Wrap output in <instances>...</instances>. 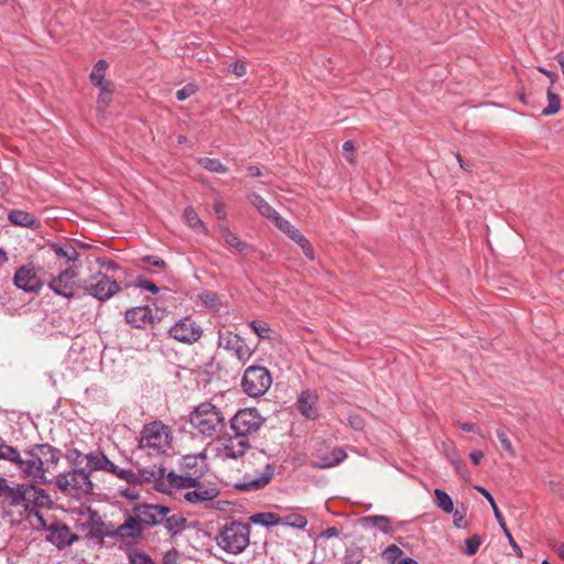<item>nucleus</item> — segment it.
Returning <instances> with one entry per match:
<instances>
[{
    "mask_svg": "<svg viewBox=\"0 0 564 564\" xmlns=\"http://www.w3.org/2000/svg\"><path fill=\"white\" fill-rule=\"evenodd\" d=\"M0 459L14 463L21 473L31 481L43 484L50 481L48 476L56 473L61 459L59 451L48 444L35 446L25 458L14 447L0 444Z\"/></svg>",
    "mask_w": 564,
    "mask_h": 564,
    "instance_id": "nucleus-1",
    "label": "nucleus"
},
{
    "mask_svg": "<svg viewBox=\"0 0 564 564\" xmlns=\"http://www.w3.org/2000/svg\"><path fill=\"white\" fill-rule=\"evenodd\" d=\"M216 544L229 554H240L250 543V525L240 521L223 524L215 536Z\"/></svg>",
    "mask_w": 564,
    "mask_h": 564,
    "instance_id": "nucleus-2",
    "label": "nucleus"
},
{
    "mask_svg": "<svg viewBox=\"0 0 564 564\" xmlns=\"http://www.w3.org/2000/svg\"><path fill=\"white\" fill-rule=\"evenodd\" d=\"M171 442V427L161 421H153L143 426L139 440V447L141 449H148L150 454H161L170 448Z\"/></svg>",
    "mask_w": 564,
    "mask_h": 564,
    "instance_id": "nucleus-3",
    "label": "nucleus"
},
{
    "mask_svg": "<svg viewBox=\"0 0 564 564\" xmlns=\"http://www.w3.org/2000/svg\"><path fill=\"white\" fill-rule=\"evenodd\" d=\"M189 422L200 434L212 436L223 426L224 415L213 403L203 402L192 411Z\"/></svg>",
    "mask_w": 564,
    "mask_h": 564,
    "instance_id": "nucleus-4",
    "label": "nucleus"
},
{
    "mask_svg": "<svg viewBox=\"0 0 564 564\" xmlns=\"http://www.w3.org/2000/svg\"><path fill=\"white\" fill-rule=\"evenodd\" d=\"M57 488L64 494L80 499L93 489V484L87 473L83 469H74L59 475L56 480Z\"/></svg>",
    "mask_w": 564,
    "mask_h": 564,
    "instance_id": "nucleus-5",
    "label": "nucleus"
},
{
    "mask_svg": "<svg viewBox=\"0 0 564 564\" xmlns=\"http://www.w3.org/2000/svg\"><path fill=\"white\" fill-rule=\"evenodd\" d=\"M272 384L269 370L261 366H250L246 369L241 380V387L249 397L263 395Z\"/></svg>",
    "mask_w": 564,
    "mask_h": 564,
    "instance_id": "nucleus-6",
    "label": "nucleus"
},
{
    "mask_svg": "<svg viewBox=\"0 0 564 564\" xmlns=\"http://www.w3.org/2000/svg\"><path fill=\"white\" fill-rule=\"evenodd\" d=\"M264 419L254 408L239 410L230 420V427L237 435L248 438L263 425Z\"/></svg>",
    "mask_w": 564,
    "mask_h": 564,
    "instance_id": "nucleus-7",
    "label": "nucleus"
},
{
    "mask_svg": "<svg viewBox=\"0 0 564 564\" xmlns=\"http://www.w3.org/2000/svg\"><path fill=\"white\" fill-rule=\"evenodd\" d=\"M84 290L99 301H107L120 291V285L116 280L98 272L84 281Z\"/></svg>",
    "mask_w": 564,
    "mask_h": 564,
    "instance_id": "nucleus-8",
    "label": "nucleus"
},
{
    "mask_svg": "<svg viewBox=\"0 0 564 564\" xmlns=\"http://www.w3.org/2000/svg\"><path fill=\"white\" fill-rule=\"evenodd\" d=\"M48 288L57 295L72 299L78 288V273L74 269L67 268L51 279Z\"/></svg>",
    "mask_w": 564,
    "mask_h": 564,
    "instance_id": "nucleus-9",
    "label": "nucleus"
},
{
    "mask_svg": "<svg viewBox=\"0 0 564 564\" xmlns=\"http://www.w3.org/2000/svg\"><path fill=\"white\" fill-rule=\"evenodd\" d=\"M171 509L163 505L143 503L132 508V513L137 514L142 527H155L163 522L170 514Z\"/></svg>",
    "mask_w": 564,
    "mask_h": 564,
    "instance_id": "nucleus-10",
    "label": "nucleus"
},
{
    "mask_svg": "<svg viewBox=\"0 0 564 564\" xmlns=\"http://www.w3.org/2000/svg\"><path fill=\"white\" fill-rule=\"evenodd\" d=\"M250 447L247 437L237 435L224 437L218 447V456L223 459H238L242 457Z\"/></svg>",
    "mask_w": 564,
    "mask_h": 564,
    "instance_id": "nucleus-11",
    "label": "nucleus"
},
{
    "mask_svg": "<svg viewBox=\"0 0 564 564\" xmlns=\"http://www.w3.org/2000/svg\"><path fill=\"white\" fill-rule=\"evenodd\" d=\"M170 335L186 344L197 341L202 336V329L191 318H182L170 328Z\"/></svg>",
    "mask_w": 564,
    "mask_h": 564,
    "instance_id": "nucleus-12",
    "label": "nucleus"
},
{
    "mask_svg": "<svg viewBox=\"0 0 564 564\" xmlns=\"http://www.w3.org/2000/svg\"><path fill=\"white\" fill-rule=\"evenodd\" d=\"M219 492L215 485L197 481L183 497L192 505H206L217 498Z\"/></svg>",
    "mask_w": 564,
    "mask_h": 564,
    "instance_id": "nucleus-13",
    "label": "nucleus"
},
{
    "mask_svg": "<svg viewBox=\"0 0 564 564\" xmlns=\"http://www.w3.org/2000/svg\"><path fill=\"white\" fill-rule=\"evenodd\" d=\"M77 527L82 528L85 532V536L89 539L101 538L102 536V521L100 516L93 511L90 508H87L85 511L79 513V517L76 521Z\"/></svg>",
    "mask_w": 564,
    "mask_h": 564,
    "instance_id": "nucleus-14",
    "label": "nucleus"
},
{
    "mask_svg": "<svg viewBox=\"0 0 564 564\" xmlns=\"http://www.w3.org/2000/svg\"><path fill=\"white\" fill-rule=\"evenodd\" d=\"M14 284L26 292H37L41 290L43 282L34 267L22 265L19 268L13 278Z\"/></svg>",
    "mask_w": 564,
    "mask_h": 564,
    "instance_id": "nucleus-15",
    "label": "nucleus"
},
{
    "mask_svg": "<svg viewBox=\"0 0 564 564\" xmlns=\"http://www.w3.org/2000/svg\"><path fill=\"white\" fill-rule=\"evenodd\" d=\"M47 540L58 549L72 545L79 536L70 531L64 523H53L48 528Z\"/></svg>",
    "mask_w": 564,
    "mask_h": 564,
    "instance_id": "nucleus-16",
    "label": "nucleus"
},
{
    "mask_svg": "<svg viewBox=\"0 0 564 564\" xmlns=\"http://www.w3.org/2000/svg\"><path fill=\"white\" fill-rule=\"evenodd\" d=\"M274 469L273 467L264 463L262 467V471L259 476H251L247 474L246 480L242 482H237L235 488L243 491L259 490L265 487L270 480L272 479Z\"/></svg>",
    "mask_w": 564,
    "mask_h": 564,
    "instance_id": "nucleus-17",
    "label": "nucleus"
},
{
    "mask_svg": "<svg viewBox=\"0 0 564 564\" xmlns=\"http://www.w3.org/2000/svg\"><path fill=\"white\" fill-rule=\"evenodd\" d=\"M475 489L480 492L487 500L488 502L490 503L491 506V509L495 513V518L497 519L499 525L501 527V529L503 530V533L506 534L508 541H509V544L511 545V547L513 549V551L516 552V554L518 556H522V551L520 549V546L518 545V543L514 541L512 534L510 533V531L508 530L507 525H506V521H505V518L502 517L500 510L498 509L497 505H496V501L494 499V497L491 496V494L480 487V486H475Z\"/></svg>",
    "mask_w": 564,
    "mask_h": 564,
    "instance_id": "nucleus-18",
    "label": "nucleus"
},
{
    "mask_svg": "<svg viewBox=\"0 0 564 564\" xmlns=\"http://www.w3.org/2000/svg\"><path fill=\"white\" fill-rule=\"evenodd\" d=\"M318 397L315 391H302L297 398V409L300 413L310 420L318 417Z\"/></svg>",
    "mask_w": 564,
    "mask_h": 564,
    "instance_id": "nucleus-19",
    "label": "nucleus"
},
{
    "mask_svg": "<svg viewBox=\"0 0 564 564\" xmlns=\"http://www.w3.org/2000/svg\"><path fill=\"white\" fill-rule=\"evenodd\" d=\"M126 322L135 328H145L153 324L154 316L149 306H135L126 312Z\"/></svg>",
    "mask_w": 564,
    "mask_h": 564,
    "instance_id": "nucleus-20",
    "label": "nucleus"
},
{
    "mask_svg": "<svg viewBox=\"0 0 564 564\" xmlns=\"http://www.w3.org/2000/svg\"><path fill=\"white\" fill-rule=\"evenodd\" d=\"M143 534V527L137 517L132 513L128 516L122 524H120L113 532L115 536L122 539H139Z\"/></svg>",
    "mask_w": 564,
    "mask_h": 564,
    "instance_id": "nucleus-21",
    "label": "nucleus"
},
{
    "mask_svg": "<svg viewBox=\"0 0 564 564\" xmlns=\"http://www.w3.org/2000/svg\"><path fill=\"white\" fill-rule=\"evenodd\" d=\"M51 250L58 259H65V261L68 262H75L78 260L79 253L76 250V248L70 243H53L51 246Z\"/></svg>",
    "mask_w": 564,
    "mask_h": 564,
    "instance_id": "nucleus-22",
    "label": "nucleus"
},
{
    "mask_svg": "<svg viewBox=\"0 0 564 564\" xmlns=\"http://www.w3.org/2000/svg\"><path fill=\"white\" fill-rule=\"evenodd\" d=\"M219 234L226 246L235 249L238 252H243L247 249V243L242 241L236 234L225 226L219 227Z\"/></svg>",
    "mask_w": 564,
    "mask_h": 564,
    "instance_id": "nucleus-23",
    "label": "nucleus"
},
{
    "mask_svg": "<svg viewBox=\"0 0 564 564\" xmlns=\"http://www.w3.org/2000/svg\"><path fill=\"white\" fill-rule=\"evenodd\" d=\"M98 87L100 93L97 99V111L98 113L104 115L112 100L113 84L111 82H107L105 85H100Z\"/></svg>",
    "mask_w": 564,
    "mask_h": 564,
    "instance_id": "nucleus-24",
    "label": "nucleus"
},
{
    "mask_svg": "<svg viewBox=\"0 0 564 564\" xmlns=\"http://www.w3.org/2000/svg\"><path fill=\"white\" fill-rule=\"evenodd\" d=\"M9 220L13 225L29 227V228L35 227L37 224L36 218L32 214L23 212V210H12L9 214Z\"/></svg>",
    "mask_w": 564,
    "mask_h": 564,
    "instance_id": "nucleus-25",
    "label": "nucleus"
},
{
    "mask_svg": "<svg viewBox=\"0 0 564 564\" xmlns=\"http://www.w3.org/2000/svg\"><path fill=\"white\" fill-rule=\"evenodd\" d=\"M346 457V452L340 447H336L330 451L329 456L323 457L316 466L319 468H330L340 464Z\"/></svg>",
    "mask_w": 564,
    "mask_h": 564,
    "instance_id": "nucleus-26",
    "label": "nucleus"
},
{
    "mask_svg": "<svg viewBox=\"0 0 564 564\" xmlns=\"http://www.w3.org/2000/svg\"><path fill=\"white\" fill-rule=\"evenodd\" d=\"M250 521L264 527L281 525V517L274 512H260L252 514Z\"/></svg>",
    "mask_w": 564,
    "mask_h": 564,
    "instance_id": "nucleus-27",
    "label": "nucleus"
},
{
    "mask_svg": "<svg viewBox=\"0 0 564 564\" xmlns=\"http://www.w3.org/2000/svg\"><path fill=\"white\" fill-rule=\"evenodd\" d=\"M88 463L95 469L116 473V465L110 462L104 454H90L88 456Z\"/></svg>",
    "mask_w": 564,
    "mask_h": 564,
    "instance_id": "nucleus-28",
    "label": "nucleus"
},
{
    "mask_svg": "<svg viewBox=\"0 0 564 564\" xmlns=\"http://www.w3.org/2000/svg\"><path fill=\"white\" fill-rule=\"evenodd\" d=\"M252 204L262 216L267 217L271 221H273L275 217L279 215V213L275 212L274 208L271 207V205L259 195L253 196Z\"/></svg>",
    "mask_w": 564,
    "mask_h": 564,
    "instance_id": "nucleus-29",
    "label": "nucleus"
},
{
    "mask_svg": "<svg viewBox=\"0 0 564 564\" xmlns=\"http://www.w3.org/2000/svg\"><path fill=\"white\" fill-rule=\"evenodd\" d=\"M197 163L205 170L218 173V174H226L228 172V167L225 166L219 160L212 159V158H199L197 160Z\"/></svg>",
    "mask_w": 564,
    "mask_h": 564,
    "instance_id": "nucleus-30",
    "label": "nucleus"
},
{
    "mask_svg": "<svg viewBox=\"0 0 564 564\" xmlns=\"http://www.w3.org/2000/svg\"><path fill=\"white\" fill-rule=\"evenodd\" d=\"M169 482L177 488L189 490L198 480L194 477L178 476L175 473L167 475Z\"/></svg>",
    "mask_w": 564,
    "mask_h": 564,
    "instance_id": "nucleus-31",
    "label": "nucleus"
},
{
    "mask_svg": "<svg viewBox=\"0 0 564 564\" xmlns=\"http://www.w3.org/2000/svg\"><path fill=\"white\" fill-rule=\"evenodd\" d=\"M108 68V63L105 59H99L90 74V80L95 86L105 85L107 82H105V73Z\"/></svg>",
    "mask_w": 564,
    "mask_h": 564,
    "instance_id": "nucleus-32",
    "label": "nucleus"
},
{
    "mask_svg": "<svg viewBox=\"0 0 564 564\" xmlns=\"http://www.w3.org/2000/svg\"><path fill=\"white\" fill-rule=\"evenodd\" d=\"M184 218L189 227H192L194 230L207 232V228L205 224L200 220L197 213L192 208L187 207L184 210Z\"/></svg>",
    "mask_w": 564,
    "mask_h": 564,
    "instance_id": "nucleus-33",
    "label": "nucleus"
},
{
    "mask_svg": "<svg viewBox=\"0 0 564 564\" xmlns=\"http://www.w3.org/2000/svg\"><path fill=\"white\" fill-rule=\"evenodd\" d=\"M546 97H547V101H549V105L547 107H545L543 110H542V115L543 116H551V115H555L560 111L561 109V98L557 94H555L551 87H549L547 91H546Z\"/></svg>",
    "mask_w": 564,
    "mask_h": 564,
    "instance_id": "nucleus-34",
    "label": "nucleus"
},
{
    "mask_svg": "<svg viewBox=\"0 0 564 564\" xmlns=\"http://www.w3.org/2000/svg\"><path fill=\"white\" fill-rule=\"evenodd\" d=\"M434 496H435V503L440 509H442L446 513L453 512V509H454L453 500L445 491H443L441 489H435Z\"/></svg>",
    "mask_w": 564,
    "mask_h": 564,
    "instance_id": "nucleus-35",
    "label": "nucleus"
},
{
    "mask_svg": "<svg viewBox=\"0 0 564 564\" xmlns=\"http://www.w3.org/2000/svg\"><path fill=\"white\" fill-rule=\"evenodd\" d=\"M307 524V519L300 513H290L281 517V525H288L295 529H303Z\"/></svg>",
    "mask_w": 564,
    "mask_h": 564,
    "instance_id": "nucleus-36",
    "label": "nucleus"
},
{
    "mask_svg": "<svg viewBox=\"0 0 564 564\" xmlns=\"http://www.w3.org/2000/svg\"><path fill=\"white\" fill-rule=\"evenodd\" d=\"M231 340L234 341V344H236V347L234 349L235 356L240 361H247L252 355L250 348L243 343V340L240 337H231Z\"/></svg>",
    "mask_w": 564,
    "mask_h": 564,
    "instance_id": "nucleus-37",
    "label": "nucleus"
},
{
    "mask_svg": "<svg viewBox=\"0 0 564 564\" xmlns=\"http://www.w3.org/2000/svg\"><path fill=\"white\" fill-rule=\"evenodd\" d=\"M163 521H164L165 528L169 531H177V530H181L184 528L186 519L180 513H174L171 516L167 514Z\"/></svg>",
    "mask_w": 564,
    "mask_h": 564,
    "instance_id": "nucleus-38",
    "label": "nucleus"
},
{
    "mask_svg": "<svg viewBox=\"0 0 564 564\" xmlns=\"http://www.w3.org/2000/svg\"><path fill=\"white\" fill-rule=\"evenodd\" d=\"M250 327L260 338L271 339V335L273 334V330L269 327V325L265 322L252 321L250 323Z\"/></svg>",
    "mask_w": 564,
    "mask_h": 564,
    "instance_id": "nucleus-39",
    "label": "nucleus"
},
{
    "mask_svg": "<svg viewBox=\"0 0 564 564\" xmlns=\"http://www.w3.org/2000/svg\"><path fill=\"white\" fill-rule=\"evenodd\" d=\"M496 433L502 448L507 452L508 456L510 458H514L517 456V452L507 433L501 429H498Z\"/></svg>",
    "mask_w": 564,
    "mask_h": 564,
    "instance_id": "nucleus-40",
    "label": "nucleus"
},
{
    "mask_svg": "<svg viewBox=\"0 0 564 564\" xmlns=\"http://www.w3.org/2000/svg\"><path fill=\"white\" fill-rule=\"evenodd\" d=\"M365 522L378 528L382 532H388L390 528V521L384 516H372L365 518Z\"/></svg>",
    "mask_w": 564,
    "mask_h": 564,
    "instance_id": "nucleus-41",
    "label": "nucleus"
},
{
    "mask_svg": "<svg viewBox=\"0 0 564 564\" xmlns=\"http://www.w3.org/2000/svg\"><path fill=\"white\" fill-rule=\"evenodd\" d=\"M402 555H403V551L392 544L390 546H388L383 552H382V557L387 561V562H390V563H394L397 562L398 560H401L402 558Z\"/></svg>",
    "mask_w": 564,
    "mask_h": 564,
    "instance_id": "nucleus-42",
    "label": "nucleus"
},
{
    "mask_svg": "<svg viewBox=\"0 0 564 564\" xmlns=\"http://www.w3.org/2000/svg\"><path fill=\"white\" fill-rule=\"evenodd\" d=\"M465 543H466L465 554L468 556H473L478 552L480 544H481V540L478 535H473V536L468 538Z\"/></svg>",
    "mask_w": 564,
    "mask_h": 564,
    "instance_id": "nucleus-43",
    "label": "nucleus"
},
{
    "mask_svg": "<svg viewBox=\"0 0 564 564\" xmlns=\"http://www.w3.org/2000/svg\"><path fill=\"white\" fill-rule=\"evenodd\" d=\"M131 564H154L152 558L142 552H134L129 555Z\"/></svg>",
    "mask_w": 564,
    "mask_h": 564,
    "instance_id": "nucleus-44",
    "label": "nucleus"
},
{
    "mask_svg": "<svg viewBox=\"0 0 564 564\" xmlns=\"http://www.w3.org/2000/svg\"><path fill=\"white\" fill-rule=\"evenodd\" d=\"M229 70L237 77L240 78L247 74V65L242 61H236L229 65Z\"/></svg>",
    "mask_w": 564,
    "mask_h": 564,
    "instance_id": "nucleus-45",
    "label": "nucleus"
},
{
    "mask_svg": "<svg viewBox=\"0 0 564 564\" xmlns=\"http://www.w3.org/2000/svg\"><path fill=\"white\" fill-rule=\"evenodd\" d=\"M197 90V87L193 84H188L176 91V98L183 101L193 96Z\"/></svg>",
    "mask_w": 564,
    "mask_h": 564,
    "instance_id": "nucleus-46",
    "label": "nucleus"
},
{
    "mask_svg": "<svg viewBox=\"0 0 564 564\" xmlns=\"http://www.w3.org/2000/svg\"><path fill=\"white\" fill-rule=\"evenodd\" d=\"M272 223L286 235L294 228L290 221L282 218L280 215H278Z\"/></svg>",
    "mask_w": 564,
    "mask_h": 564,
    "instance_id": "nucleus-47",
    "label": "nucleus"
},
{
    "mask_svg": "<svg viewBox=\"0 0 564 564\" xmlns=\"http://www.w3.org/2000/svg\"><path fill=\"white\" fill-rule=\"evenodd\" d=\"M453 522L454 525L458 529H464L467 527V521L465 519L466 513L459 510H453Z\"/></svg>",
    "mask_w": 564,
    "mask_h": 564,
    "instance_id": "nucleus-48",
    "label": "nucleus"
},
{
    "mask_svg": "<svg viewBox=\"0 0 564 564\" xmlns=\"http://www.w3.org/2000/svg\"><path fill=\"white\" fill-rule=\"evenodd\" d=\"M142 261L160 269H164L166 267L165 261L156 256H147L142 258Z\"/></svg>",
    "mask_w": 564,
    "mask_h": 564,
    "instance_id": "nucleus-49",
    "label": "nucleus"
},
{
    "mask_svg": "<svg viewBox=\"0 0 564 564\" xmlns=\"http://www.w3.org/2000/svg\"><path fill=\"white\" fill-rule=\"evenodd\" d=\"M299 246L301 247L303 253L310 259V260H314L315 258V252H314V249H313V246L311 245V242L305 238L303 240V242H300Z\"/></svg>",
    "mask_w": 564,
    "mask_h": 564,
    "instance_id": "nucleus-50",
    "label": "nucleus"
},
{
    "mask_svg": "<svg viewBox=\"0 0 564 564\" xmlns=\"http://www.w3.org/2000/svg\"><path fill=\"white\" fill-rule=\"evenodd\" d=\"M137 284L141 289H144L153 294H156L160 291L159 288L153 282L147 279H139Z\"/></svg>",
    "mask_w": 564,
    "mask_h": 564,
    "instance_id": "nucleus-51",
    "label": "nucleus"
},
{
    "mask_svg": "<svg viewBox=\"0 0 564 564\" xmlns=\"http://www.w3.org/2000/svg\"><path fill=\"white\" fill-rule=\"evenodd\" d=\"M97 262L99 263V267L101 269H106V270H118L119 269L118 264L110 259L99 258L97 260Z\"/></svg>",
    "mask_w": 564,
    "mask_h": 564,
    "instance_id": "nucleus-52",
    "label": "nucleus"
},
{
    "mask_svg": "<svg viewBox=\"0 0 564 564\" xmlns=\"http://www.w3.org/2000/svg\"><path fill=\"white\" fill-rule=\"evenodd\" d=\"M349 424L355 430H362L365 426V422H364L362 417H360L359 415H350Z\"/></svg>",
    "mask_w": 564,
    "mask_h": 564,
    "instance_id": "nucleus-53",
    "label": "nucleus"
},
{
    "mask_svg": "<svg viewBox=\"0 0 564 564\" xmlns=\"http://www.w3.org/2000/svg\"><path fill=\"white\" fill-rule=\"evenodd\" d=\"M231 337H238L237 335L229 334L225 337H220V346H224L226 349H235L236 344L231 340Z\"/></svg>",
    "mask_w": 564,
    "mask_h": 564,
    "instance_id": "nucleus-54",
    "label": "nucleus"
},
{
    "mask_svg": "<svg viewBox=\"0 0 564 564\" xmlns=\"http://www.w3.org/2000/svg\"><path fill=\"white\" fill-rule=\"evenodd\" d=\"M214 212L218 218L224 219L226 217L225 204L220 200H216L214 204Z\"/></svg>",
    "mask_w": 564,
    "mask_h": 564,
    "instance_id": "nucleus-55",
    "label": "nucleus"
},
{
    "mask_svg": "<svg viewBox=\"0 0 564 564\" xmlns=\"http://www.w3.org/2000/svg\"><path fill=\"white\" fill-rule=\"evenodd\" d=\"M288 236L297 245L300 242H303V240L305 239L302 232L297 230L295 227L288 234Z\"/></svg>",
    "mask_w": 564,
    "mask_h": 564,
    "instance_id": "nucleus-56",
    "label": "nucleus"
},
{
    "mask_svg": "<svg viewBox=\"0 0 564 564\" xmlns=\"http://www.w3.org/2000/svg\"><path fill=\"white\" fill-rule=\"evenodd\" d=\"M538 70L550 79L551 86H553L557 82V75L555 73L547 70L546 68L541 66L538 67Z\"/></svg>",
    "mask_w": 564,
    "mask_h": 564,
    "instance_id": "nucleus-57",
    "label": "nucleus"
},
{
    "mask_svg": "<svg viewBox=\"0 0 564 564\" xmlns=\"http://www.w3.org/2000/svg\"><path fill=\"white\" fill-rule=\"evenodd\" d=\"M163 564H177V553L167 552L163 557Z\"/></svg>",
    "mask_w": 564,
    "mask_h": 564,
    "instance_id": "nucleus-58",
    "label": "nucleus"
},
{
    "mask_svg": "<svg viewBox=\"0 0 564 564\" xmlns=\"http://www.w3.org/2000/svg\"><path fill=\"white\" fill-rule=\"evenodd\" d=\"M459 426L462 430L466 432H476L482 436V434L477 430V426L474 423H460Z\"/></svg>",
    "mask_w": 564,
    "mask_h": 564,
    "instance_id": "nucleus-59",
    "label": "nucleus"
},
{
    "mask_svg": "<svg viewBox=\"0 0 564 564\" xmlns=\"http://www.w3.org/2000/svg\"><path fill=\"white\" fill-rule=\"evenodd\" d=\"M482 457H484V454L480 451H475V452L470 453V459L473 460V463L475 465H479Z\"/></svg>",
    "mask_w": 564,
    "mask_h": 564,
    "instance_id": "nucleus-60",
    "label": "nucleus"
},
{
    "mask_svg": "<svg viewBox=\"0 0 564 564\" xmlns=\"http://www.w3.org/2000/svg\"><path fill=\"white\" fill-rule=\"evenodd\" d=\"M355 150V145L352 141H346L343 144V151L344 152H352Z\"/></svg>",
    "mask_w": 564,
    "mask_h": 564,
    "instance_id": "nucleus-61",
    "label": "nucleus"
},
{
    "mask_svg": "<svg viewBox=\"0 0 564 564\" xmlns=\"http://www.w3.org/2000/svg\"><path fill=\"white\" fill-rule=\"evenodd\" d=\"M456 159L463 170L470 171V166L464 162V160L462 159V156L459 154H456Z\"/></svg>",
    "mask_w": 564,
    "mask_h": 564,
    "instance_id": "nucleus-62",
    "label": "nucleus"
},
{
    "mask_svg": "<svg viewBox=\"0 0 564 564\" xmlns=\"http://www.w3.org/2000/svg\"><path fill=\"white\" fill-rule=\"evenodd\" d=\"M248 172L251 176H260L261 175V172H260L259 167H257V166H250L248 169Z\"/></svg>",
    "mask_w": 564,
    "mask_h": 564,
    "instance_id": "nucleus-63",
    "label": "nucleus"
},
{
    "mask_svg": "<svg viewBox=\"0 0 564 564\" xmlns=\"http://www.w3.org/2000/svg\"><path fill=\"white\" fill-rule=\"evenodd\" d=\"M398 564H417V562L414 561L413 558L406 557L401 558Z\"/></svg>",
    "mask_w": 564,
    "mask_h": 564,
    "instance_id": "nucleus-64",
    "label": "nucleus"
}]
</instances>
